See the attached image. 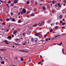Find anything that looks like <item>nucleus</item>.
I'll return each instance as SVG.
<instances>
[{"label":"nucleus","instance_id":"1","mask_svg":"<svg viewBox=\"0 0 66 66\" xmlns=\"http://www.w3.org/2000/svg\"><path fill=\"white\" fill-rule=\"evenodd\" d=\"M36 35L37 36L39 37L40 38H42V35L41 34H39V33H36Z\"/></svg>","mask_w":66,"mask_h":66},{"label":"nucleus","instance_id":"2","mask_svg":"<svg viewBox=\"0 0 66 66\" xmlns=\"http://www.w3.org/2000/svg\"><path fill=\"white\" fill-rule=\"evenodd\" d=\"M26 13V11L25 9H23L22 10V11H21L20 12V13L21 14V15H23L24 13Z\"/></svg>","mask_w":66,"mask_h":66},{"label":"nucleus","instance_id":"3","mask_svg":"<svg viewBox=\"0 0 66 66\" xmlns=\"http://www.w3.org/2000/svg\"><path fill=\"white\" fill-rule=\"evenodd\" d=\"M4 42H5L6 44H9V43H8V41L6 40H5L4 41Z\"/></svg>","mask_w":66,"mask_h":66},{"label":"nucleus","instance_id":"4","mask_svg":"<svg viewBox=\"0 0 66 66\" xmlns=\"http://www.w3.org/2000/svg\"><path fill=\"white\" fill-rule=\"evenodd\" d=\"M35 43H37L38 42V39H35Z\"/></svg>","mask_w":66,"mask_h":66},{"label":"nucleus","instance_id":"5","mask_svg":"<svg viewBox=\"0 0 66 66\" xmlns=\"http://www.w3.org/2000/svg\"><path fill=\"white\" fill-rule=\"evenodd\" d=\"M6 50L5 49H0V51H6Z\"/></svg>","mask_w":66,"mask_h":66},{"label":"nucleus","instance_id":"6","mask_svg":"<svg viewBox=\"0 0 66 66\" xmlns=\"http://www.w3.org/2000/svg\"><path fill=\"white\" fill-rule=\"evenodd\" d=\"M51 39V38H50L49 39H46V41H48V40H50Z\"/></svg>","mask_w":66,"mask_h":66},{"label":"nucleus","instance_id":"7","mask_svg":"<svg viewBox=\"0 0 66 66\" xmlns=\"http://www.w3.org/2000/svg\"><path fill=\"white\" fill-rule=\"evenodd\" d=\"M62 42H61L60 44H57V45H59V46H61V45H62Z\"/></svg>","mask_w":66,"mask_h":66},{"label":"nucleus","instance_id":"8","mask_svg":"<svg viewBox=\"0 0 66 66\" xmlns=\"http://www.w3.org/2000/svg\"><path fill=\"white\" fill-rule=\"evenodd\" d=\"M16 40L17 43H19V40L18 39H16Z\"/></svg>","mask_w":66,"mask_h":66},{"label":"nucleus","instance_id":"9","mask_svg":"<svg viewBox=\"0 0 66 66\" xmlns=\"http://www.w3.org/2000/svg\"><path fill=\"white\" fill-rule=\"evenodd\" d=\"M8 38H9L10 39H12V37L11 36H9L8 37Z\"/></svg>","mask_w":66,"mask_h":66},{"label":"nucleus","instance_id":"10","mask_svg":"<svg viewBox=\"0 0 66 66\" xmlns=\"http://www.w3.org/2000/svg\"><path fill=\"white\" fill-rule=\"evenodd\" d=\"M34 14L33 13H32L31 14V16H34Z\"/></svg>","mask_w":66,"mask_h":66},{"label":"nucleus","instance_id":"11","mask_svg":"<svg viewBox=\"0 0 66 66\" xmlns=\"http://www.w3.org/2000/svg\"><path fill=\"white\" fill-rule=\"evenodd\" d=\"M35 40V39H33V38H32L31 39V42H34V40Z\"/></svg>","mask_w":66,"mask_h":66},{"label":"nucleus","instance_id":"12","mask_svg":"<svg viewBox=\"0 0 66 66\" xmlns=\"http://www.w3.org/2000/svg\"><path fill=\"white\" fill-rule=\"evenodd\" d=\"M37 26V24H35L33 26V27H36Z\"/></svg>","mask_w":66,"mask_h":66},{"label":"nucleus","instance_id":"13","mask_svg":"<svg viewBox=\"0 0 66 66\" xmlns=\"http://www.w3.org/2000/svg\"><path fill=\"white\" fill-rule=\"evenodd\" d=\"M17 0H15L14 1V3H17Z\"/></svg>","mask_w":66,"mask_h":66},{"label":"nucleus","instance_id":"14","mask_svg":"<svg viewBox=\"0 0 66 66\" xmlns=\"http://www.w3.org/2000/svg\"><path fill=\"white\" fill-rule=\"evenodd\" d=\"M16 32H17V31L16 30H15L14 32V34H16Z\"/></svg>","mask_w":66,"mask_h":66},{"label":"nucleus","instance_id":"15","mask_svg":"<svg viewBox=\"0 0 66 66\" xmlns=\"http://www.w3.org/2000/svg\"><path fill=\"white\" fill-rule=\"evenodd\" d=\"M21 61H23V58H22L20 59Z\"/></svg>","mask_w":66,"mask_h":66},{"label":"nucleus","instance_id":"16","mask_svg":"<svg viewBox=\"0 0 66 66\" xmlns=\"http://www.w3.org/2000/svg\"><path fill=\"white\" fill-rule=\"evenodd\" d=\"M57 5L59 7H61V5H60V3L58 4Z\"/></svg>","mask_w":66,"mask_h":66},{"label":"nucleus","instance_id":"17","mask_svg":"<svg viewBox=\"0 0 66 66\" xmlns=\"http://www.w3.org/2000/svg\"><path fill=\"white\" fill-rule=\"evenodd\" d=\"M52 31H53V30L52 29H51L50 31V32H51V33H52Z\"/></svg>","mask_w":66,"mask_h":66},{"label":"nucleus","instance_id":"18","mask_svg":"<svg viewBox=\"0 0 66 66\" xmlns=\"http://www.w3.org/2000/svg\"><path fill=\"white\" fill-rule=\"evenodd\" d=\"M38 25L39 26H42V24H41V23H38Z\"/></svg>","mask_w":66,"mask_h":66},{"label":"nucleus","instance_id":"19","mask_svg":"<svg viewBox=\"0 0 66 66\" xmlns=\"http://www.w3.org/2000/svg\"><path fill=\"white\" fill-rule=\"evenodd\" d=\"M42 8H43V10H45V9H46V8H45V7L44 6L43 7H42Z\"/></svg>","mask_w":66,"mask_h":66},{"label":"nucleus","instance_id":"20","mask_svg":"<svg viewBox=\"0 0 66 66\" xmlns=\"http://www.w3.org/2000/svg\"><path fill=\"white\" fill-rule=\"evenodd\" d=\"M51 22V20H50L48 21V22H49V23L50 22Z\"/></svg>","mask_w":66,"mask_h":66},{"label":"nucleus","instance_id":"21","mask_svg":"<svg viewBox=\"0 0 66 66\" xmlns=\"http://www.w3.org/2000/svg\"><path fill=\"white\" fill-rule=\"evenodd\" d=\"M62 15H60L59 16V18H60V19H61V18H62Z\"/></svg>","mask_w":66,"mask_h":66},{"label":"nucleus","instance_id":"22","mask_svg":"<svg viewBox=\"0 0 66 66\" xmlns=\"http://www.w3.org/2000/svg\"><path fill=\"white\" fill-rule=\"evenodd\" d=\"M59 36H60V35H59L55 37V38H56V37H59Z\"/></svg>","mask_w":66,"mask_h":66},{"label":"nucleus","instance_id":"23","mask_svg":"<svg viewBox=\"0 0 66 66\" xmlns=\"http://www.w3.org/2000/svg\"><path fill=\"white\" fill-rule=\"evenodd\" d=\"M24 52H26L27 53H28L29 52L28 51H24Z\"/></svg>","mask_w":66,"mask_h":66},{"label":"nucleus","instance_id":"24","mask_svg":"<svg viewBox=\"0 0 66 66\" xmlns=\"http://www.w3.org/2000/svg\"><path fill=\"white\" fill-rule=\"evenodd\" d=\"M31 33V32H28L27 33V34H28V35H29V34H30Z\"/></svg>","mask_w":66,"mask_h":66},{"label":"nucleus","instance_id":"25","mask_svg":"<svg viewBox=\"0 0 66 66\" xmlns=\"http://www.w3.org/2000/svg\"><path fill=\"white\" fill-rule=\"evenodd\" d=\"M63 2L64 3H66V0H64L63 1Z\"/></svg>","mask_w":66,"mask_h":66},{"label":"nucleus","instance_id":"26","mask_svg":"<svg viewBox=\"0 0 66 66\" xmlns=\"http://www.w3.org/2000/svg\"><path fill=\"white\" fill-rule=\"evenodd\" d=\"M21 22V21L20 20H19L18 21V23H20Z\"/></svg>","mask_w":66,"mask_h":66},{"label":"nucleus","instance_id":"27","mask_svg":"<svg viewBox=\"0 0 66 66\" xmlns=\"http://www.w3.org/2000/svg\"><path fill=\"white\" fill-rule=\"evenodd\" d=\"M32 62V60H30L28 61L29 62Z\"/></svg>","mask_w":66,"mask_h":66},{"label":"nucleus","instance_id":"28","mask_svg":"<svg viewBox=\"0 0 66 66\" xmlns=\"http://www.w3.org/2000/svg\"><path fill=\"white\" fill-rule=\"evenodd\" d=\"M66 24V23L64 22H63L62 23V25H64V24Z\"/></svg>","mask_w":66,"mask_h":66},{"label":"nucleus","instance_id":"29","mask_svg":"<svg viewBox=\"0 0 66 66\" xmlns=\"http://www.w3.org/2000/svg\"><path fill=\"white\" fill-rule=\"evenodd\" d=\"M41 23H42V24H44V22L42 21V22H41Z\"/></svg>","mask_w":66,"mask_h":66},{"label":"nucleus","instance_id":"30","mask_svg":"<svg viewBox=\"0 0 66 66\" xmlns=\"http://www.w3.org/2000/svg\"><path fill=\"white\" fill-rule=\"evenodd\" d=\"M6 20L7 21H9V20H10V19H9V18H8L6 19Z\"/></svg>","mask_w":66,"mask_h":66},{"label":"nucleus","instance_id":"31","mask_svg":"<svg viewBox=\"0 0 66 66\" xmlns=\"http://www.w3.org/2000/svg\"><path fill=\"white\" fill-rule=\"evenodd\" d=\"M6 5L8 7H9V4H7Z\"/></svg>","mask_w":66,"mask_h":66},{"label":"nucleus","instance_id":"32","mask_svg":"<svg viewBox=\"0 0 66 66\" xmlns=\"http://www.w3.org/2000/svg\"><path fill=\"white\" fill-rule=\"evenodd\" d=\"M26 42H25L23 44V45H26Z\"/></svg>","mask_w":66,"mask_h":66},{"label":"nucleus","instance_id":"33","mask_svg":"<svg viewBox=\"0 0 66 66\" xmlns=\"http://www.w3.org/2000/svg\"><path fill=\"white\" fill-rule=\"evenodd\" d=\"M0 21H2L3 20L2 18H0Z\"/></svg>","mask_w":66,"mask_h":66},{"label":"nucleus","instance_id":"34","mask_svg":"<svg viewBox=\"0 0 66 66\" xmlns=\"http://www.w3.org/2000/svg\"><path fill=\"white\" fill-rule=\"evenodd\" d=\"M53 4H54L55 3V1H53Z\"/></svg>","mask_w":66,"mask_h":66},{"label":"nucleus","instance_id":"35","mask_svg":"<svg viewBox=\"0 0 66 66\" xmlns=\"http://www.w3.org/2000/svg\"><path fill=\"white\" fill-rule=\"evenodd\" d=\"M11 6H14V4L11 3Z\"/></svg>","mask_w":66,"mask_h":66},{"label":"nucleus","instance_id":"36","mask_svg":"<svg viewBox=\"0 0 66 66\" xmlns=\"http://www.w3.org/2000/svg\"><path fill=\"white\" fill-rule=\"evenodd\" d=\"M27 4H29V2L27 1Z\"/></svg>","mask_w":66,"mask_h":66},{"label":"nucleus","instance_id":"37","mask_svg":"<svg viewBox=\"0 0 66 66\" xmlns=\"http://www.w3.org/2000/svg\"><path fill=\"white\" fill-rule=\"evenodd\" d=\"M12 20L13 21H15V19H12Z\"/></svg>","mask_w":66,"mask_h":66},{"label":"nucleus","instance_id":"38","mask_svg":"<svg viewBox=\"0 0 66 66\" xmlns=\"http://www.w3.org/2000/svg\"><path fill=\"white\" fill-rule=\"evenodd\" d=\"M2 25H4V24H5V23H2Z\"/></svg>","mask_w":66,"mask_h":66},{"label":"nucleus","instance_id":"39","mask_svg":"<svg viewBox=\"0 0 66 66\" xmlns=\"http://www.w3.org/2000/svg\"><path fill=\"white\" fill-rule=\"evenodd\" d=\"M19 51H23V52L24 51V50H19Z\"/></svg>","mask_w":66,"mask_h":66},{"label":"nucleus","instance_id":"40","mask_svg":"<svg viewBox=\"0 0 66 66\" xmlns=\"http://www.w3.org/2000/svg\"><path fill=\"white\" fill-rule=\"evenodd\" d=\"M62 51L63 52V53H64V49H62Z\"/></svg>","mask_w":66,"mask_h":66},{"label":"nucleus","instance_id":"41","mask_svg":"<svg viewBox=\"0 0 66 66\" xmlns=\"http://www.w3.org/2000/svg\"><path fill=\"white\" fill-rule=\"evenodd\" d=\"M41 63H42V62H40L38 63V64H40Z\"/></svg>","mask_w":66,"mask_h":66},{"label":"nucleus","instance_id":"42","mask_svg":"<svg viewBox=\"0 0 66 66\" xmlns=\"http://www.w3.org/2000/svg\"><path fill=\"white\" fill-rule=\"evenodd\" d=\"M62 29H65V27L63 26L62 27Z\"/></svg>","mask_w":66,"mask_h":66},{"label":"nucleus","instance_id":"43","mask_svg":"<svg viewBox=\"0 0 66 66\" xmlns=\"http://www.w3.org/2000/svg\"><path fill=\"white\" fill-rule=\"evenodd\" d=\"M62 22H63L62 21H60V23H62Z\"/></svg>","mask_w":66,"mask_h":66},{"label":"nucleus","instance_id":"44","mask_svg":"<svg viewBox=\"0 0 66 66\" xmlns=\"http://www.w3.org/2000/svg\"><path fill=\"white\" fill-rule=\"evenodd\" d=\"M57 28H58V27L57 26H56L55 27V29H57Z\"/></svg>","mask_w":66,"mask_h":66},{"label":"nucleus","instance_id":"45","mask_svg":"<svg viewBox=\"0 0 66 66\" xmlns=\"http://www.w3.org/2000/svg\"><path fill=\"white\" fill-rule=\"evenodd\" d=\"M1 63H2V64H4V62L3 61V62H1Z\"/></svg>","mask_w":66,"mask_h":66},{"label":"nucleus","instance_id":"46","mask_svg":"<svg viewBox=\"0 0 66 66\" xmlns=\"http://www.w3.org/2000/svg\"><path fill=\"white\" fill-rule=\"evenodd\" d=\"M11 1H9L8 2V3L10 4V3H11Z\"/></svg>","mask_w":66,"mask_h":66},{"label":"nucleus","instance_id":"47","mask_svg":"<svg viewBox=\"0 0 66 66\" xmlns=\"http://www.w3.org/2000/svg\"><path fill=\"white\" fill-rule=\"evenodd\" d=\"M51 0H50L48 2L49 3H51Z\"/></svg>","mask_w":66,"mask_h":66},{"label":"nucleus","instance_id":"48","mask_svg":"<svg viewBox=\"0 0 66 66\" xmlns=\"http://www.w3.org/2000/svg\"><path fill=\"white\" fill-rule=\"evenodd\" d=\"M35 4H37V2H36L35 3Z\"/></svg>","mask_w":66,"mask_h":66},{"label":"nucleus","instance_id":"49","mask_svg":"<svg viewBox=\"0 0 66 66\" xmlns=\"http://www.w3.org/2000/svg\"><path fill=\"white\" fill-rule=\"evenodd\" d=\"M0 1L1 2H3V1H1V0H0Z\"/></svg>","mask_w":66,"mask_h":66},{"label":"nucleus","instance_id":"50","mask_svg":"<svg viewBox=\"0 0 66 66\" xmlns=\"http://www.w3.org/2000/svg\"><path fill=\"white\" fill-rule=\"evenodd\" d=\"M15 59L16 60H17V59H18V58L17 57H16L15 58Z\"/></svg>","mask_w":66,"mask_h":66},{"label":"nucleus","instance_id":"51","mask_svg":"<svg viewBox=\"0 0 66 66\" xmlns=\"http://www.w3.org/2000/svg\"><path fill=\"white\" fill-rule=\"evenodd\" d=\"M23 36H24V35H25V33H23Z\"/></svg>","mask_w":66,"mask_h":66},{"label":"nucleus","instance_id":"52","mask_svg":"<svg viewBox=\"0 0 66 66\" xmlns=\"http://www.w3.org/2000/svg\"><path fill=\"white\" fill-rule=\"evenodd\" d=\"M47 36V35H45L44 36V37H46V36Z\"/></svg>","mask_w":66,"mask_h":66},{"label":"nucleus","instance_id":"53","mask_svg":"<svg viewBox=\"0 0 66 66\" xmlns=\"http://www.w3.org/2000/svg\"><path fill=\"white\" fill-rule=\"evenodd\" d=\"M14 44L15 45H19V44H16V43H14Z\"/></svg>","mask_w":66,"mask_h":66},{"label":"nucleus","instance_id":"54","mask_svg":"<svg viewBox=\"0 0 66 66\" xmlns=\"http://www.w3.org/2000/svg\"><path fill=\"white\" fill-rule=\"evenodd\" d=\"M34 11H35V12H36V9L35 10V9L34 10Z\"/></svg>","mask_w":66,"mask_h":66},{"label":"nucleus","instance_id":"55","mask_svg":"<svg viewBox=\"0 0 66 66\" xmlns=\"http://www.w3.org/2000/svg\"><path fill=\"white\" fill-rule=\"evenodd\" d=\"M0 58L1 59V60H3V59H2V57H1V56L0 57Z\"/></svg>","mask_w":66,"mask_h":66},{"label":"nucleus","instance_id":"56","mask_svg":"<svg viewBox=\"0 0 66 66\" xmlns=\"http://www.w3.org/2000/svg\"><path fill=\"white\" fill-rule=\"evenodd\" d=\"M11 15H13V13H11Z\"/></svg>","mask_w":66,"mask_h":66},{"label":"nucleus","instance_id":"57","mask_svg":"<svg viewBox=\"0 0 66 66\" xmlns=\"http://www.w3.org/2000/svg\"><path fill=\"white\" fill-rule=\"evenodd\" d=\"M40 58H42V55H40Z\"/></svg>","mask_w":66,"mask_h":66},{"label":"nucleus","instance_id":"58","mask_svg":"<svg viewBox=\"0 0 66 66\" xmlns=\"http://www.w3.org/2000/svg\"><path fill=\"white\" fill-rule=\"evenodd\" d=\"M52 33H55V32L53 31L52 32Z\"/></svg>","mask_w":66,"mask_h":66},{"label":"nucleus","instance_id":"59","mask_svg":"<svg viewBox=\"0 0 66 66\" xmlns=\"http://www.w3.org/2000/svg\"><path fill=\"white\" fill-rule=\"evenodd\" d=\"M12 47L13 48H14L15 47V46L14 45H12Z\"/></svg>","mask_w":66,"mask_h":66},{"label":"nucleus","instance_id":"60","mask_svg":"<svg viewBox=\"0 0 66 66\" xmlns=\"http://www.w3.org/2000/svg\"><path fill=\"white\" fill-rule=\"evenodd\" d=\"M12 37H14V35H12Z\"/></svg>","mask_w":66,"mask_h":66},{"label":"nucleus","instance_id":"61","mask_svg":"<svg viewBox=\"0 0 66 66\" xmlns=\"http://www.w3.org/2000/svg\"><path fill=\"white\" fill-rule=\"evenodd\" d=\"M65 20V19H63V21H64Z\"/></svg>","mask_w":66,"mask_h":66},{"label":"nucleus","instance_id":"62","mask_svg":"<svg viewBox=\"0 0 66 66\" xmlns=\"http://www.w3.org/2000/svg\"><path fill=\"white\" fill-rule=\"evenodd\" d=\"M10 19H12V17H10Z\"/></svg>","mask_w":66,"mask_h":66},{"label":"nucleus","instance_id":"63","mask_svg":"<svg viewBox=\"0 0 66 66\" xmlns=\"http://www.w3.org/2000/svg\"><path fill=\"white\" fill-rule=\"evenodd\" d=\"M56 44H54H54H53V45H56Z\"/></svg>","mask_w":66,"mask_h":66},{"label":"nucleus","instance_id":"64","mask_svg":"<svg viewBox=\"0 0 66 66\" xmlns=\"http://www.w3.org/2000/svg\"><path fill=\"white\" fill-rule=\"evenodd\" d=\"M65 5H66L65 4H63V6H65Z\"/></svg>","mask_w":66,"mask_h":66}]
</instances>
